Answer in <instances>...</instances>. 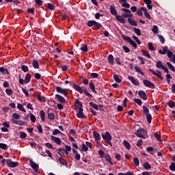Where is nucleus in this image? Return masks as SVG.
I'll use <instances>...</instances> for the list:
<instances>
[{
    "instance_id": "1",
    "label": "nucleus",
    "mask_w": 175,
    "mask_h": 175,
    "mask_svg": "<svg viewBox=\"0 0 175 175\" xmlns=\"http://www.w3.org/2000/svg\"><path fill=\"white\" fill-rule=\"evenodd\" d=\"M94 25H96V26L93 28V29L96 31H98V29L102 28V25H100V23H98L95 21H90L88 22V27H92Z\"/></svg>"
},
{
    "instance_id": "2",
    "label": "nucleus",
    "mask_w": 175,
    "mask_h": 175,
    "mask_svg": "<svg viewBox=\"0 0 175 175\" xmlns=\"http://www.w3.org/2000/svg\"><path fill=\"white\" fill-rule=\"evenodd\" d=\"M146 135V131L142 128H139L136 133V136L137 137H142V139H146V137L144 136Z\"/></svg>"
},
{
    "instance_id": "3",
    "label": "nucleus",
    "mask_w": 175,
    "mask_h": 175,
    "mask_svg": "<svg viewBox=\"0 0 175 175\" xmlns=\"http://www.w3.org/2000/svg\"><path fill=\"white\" fill-rule=\"evenodd\" d=\"M55 90L57 92H58L59 94H62V95H64V96H66V95H68V90L66 89H63L61 87L57 86L55 88Z\"/></svg>"
},
{
    "instance_id": "4",
    "label": "nucleus",
    "mask_w": 175,
    "mask_h": 175,
    "mask_svg": "<svg viewBox=\"0 0 175 175\" xmlns=\"http://www.w3.org/2000/svg\"><path fill=\"white\" fill-rule=\"evenodd\" d=\"M101 136L103 139H105V140H106V142H110L111 140V135L107 131L105 134L102 133Z\"/></svg>"
},
{
    "instance_id": "5",
    "label": "nucleus",
    "mask_w": 175,
    "mask_h": 175,
    "mask_svg": "<svg viewBox=\"0 0 175 175\" xmlns=\"http://www.w3.org/2000/svg\"><path fill=\"white\" fill-rule=\"evenodd\" d=\"M6 164L9 166V167H16L17 165H18V162L12 161L10 159H8L6 161Z\"/></svg>"
},
{
    "instance_id": "6",
    "label": "nucleus",
    "mask_w": 175,
    "mask_h": 175,
    "mask_svg": "<svg viewBox=\"0 0 175 175\" xmlns=\"http://www.w3.org/2000/svg\"><path fill=\"white\" fill-rule=\"evenodd\" d=\"M138 95L142 99H144V100H147V94H146V92L139 90L138 91Z\"/></svg>"
},
{
    "instance_id": "7",
    "label": "nucleus",
    "mask_w": 175,
    "mask_h": 175,
    "mask_svg": "<svg viewBox=\"0 0 175 175\" xmlns=\"http://www.w3.org/2000/svg\"><path fill=\"white\" fill-rule=\"evenodd\" d=\"M30 165L35 172H38V170H39V165L36 164L32 160H30Z\"/></svg>"
},
{
    "instance_id": "8",
    "label": "nucleus",
    "mask_w": 175,
    "mask_h": 175,
    "mask_svg": "<svg viewBox=\"0 0 175 175\" xmlns=\"http://www.w3.org/2000/svg\"><path fill=\"white\" fill-rule=\"evenodd\" d=\"M143 83L146 87H148L149 88H151L152 87H155V85L148 80H144Z\"/></svg>"
},
{
    "instance_id": "9",
    "label": "nucleus",
    "mask_w": 175,
    "mask_h": 175,
    "mask_svg": "<svg viewBox=\"0 0 175 175\" xmlns=\"http://www.w3.org/2000/svg\"><path fill=\"white\" fill-rule=\"evenodd\" d=\"M81 109H83V105L79 101V100H77L75 104V110L79 111V110H81Z\"/></svg>"
},
{
    "instance_id": "10",
    "label": "nucleus",
    "mask_w": 175,
    "mask_h": 175,
    "mask_svg": "<svg viewBox=\"0 0 175 175\" xmlns=\"http://www.w3.org/2000/svg\"><path fill=\"white\" fill-rule=\"evenodd\" d=\"M116 19L117 20V21H119V23H121V24H125V23H126V21H125V19L124 18V16L116 15Z\"/></svg>"
},
{
    "instance_id": "11",
    "label": "nucleus",
    "mask_w": 175,
    "mask_h": 175,
    "mask_svg": "<svg viewBox=\"0 0 175 175\" xmlns=\"http://www.w3.org/2000/svg\"><path fill=\"white\" fill-rule=\"evenodd\" d=\"M55 98H57V100H59L60 103H66V100H65V98L62 97L61 95L56 94Z\"/></svg>"
},
{
    "instance_id": "12",
    "label": "nucleus",
    "mask_w": 175,
    "mask_h": 175,
    "mask_svg": "<svg viewBox=\"0 0 175 175\" xmlns=\"http://www.w3.org/2000/svg\"><path fill=\"white\" fill-rule=\"evenodd\" d=\"M58 154H59V155L64 157V156H65V154H66V155H68L69 152H68V150H66L65 149L60 148V149H59Z\"/></svg>"
},
{
    "instance_id": "13",
    "label": "nucleus",
    "mask_w": 175,
    "mask_h": 175,
    "mask_svg": "<svg viewBox=\"0 0 175 175\" xmlns=\"http://www.w3.org/2000/svg\"><path fill=\"white\" fill-rule=\"evenodd\" d=\"M73 88L75 91H78L80 94H83V88L80 87V85H77L76 84H73Z\"/></svg>"
},
{
    "instance_id": "14",
    "label": "nucleus",
    "mask_w": 175,
    "mask_h": 175,
    "mask_svg": "<svg viewBox=\"0 0 175 175\" xmlns=\"http://www.w3.org/2000/svg\"><path fill=\"white\" fill-rule=\"evenodd\" d=\"M51 140H53V142H55V143H56L57 144H61V139L53 135L51 136Z\"/></svg>"
},
{
    "instance_id": "15",
    "label": "nucleus",
    "mask_w": 175,
    "mask_h": 175,
    "mask_svg": "<svg viewBox=\"0 0 175 175\" xmlns=\"http://www.w3.org/2000/svg\"><path fill=\"white\" fill-rule=\"evenodd\" d=\"M129 80H131V81L134 84V85H139V82L135 79V78L132 76L128 77Z\"/></svg>"
},
{
    "instance_id": "16",
    "label": "nucleus",
    "mask_w": 175,
    "mask_h": 175,
    "mask_svg": "<svg viewBox=\"0 0 175 175\" xmlns=\"http://www.w3.org/2000/svg\"><path fill=\"white\" fill-rule=\"evenodd\" d=\"M153 75H154V76H157V77L160 79V80H163V77H162V73L160 72L159 70H157V72H153Z\"/></svg>"
},
{
    "instance_id": "17",
    "label": "nucleus",
    "mask_w": 175,
    "mask_h": 175,
    "mask_svg": "<svg viewBox=\"0 0 175 175\" xmlns=\"http://www.w3.org/2000/svg\"><path fill=\"white\" fill-rule=\"evenodd\" d=\"M77 118H85V116H84V113H83V109L78 110Z\"/></svg>"
},
{
    "instance_id": "18",
    "label": "nucleus",
    "mask_w": 175,
    "mask_h": 175,
    "mask_svg": "<svg viewBox=\"0 0 175 175\" xmlns=\"http://www.w3.org/2000/svg\"><path fill=\"white\" fill-rule=\"evenodd\" d=\"M167 51H169L167 46H164L163 48V51L161 49L159 51V53L163 55L166 54V53H167Z\"/></svg>"
},
{
    "instance_id": "19",
    "label": "nucleus",
    "mask_w": 175,
    "mask_h": 175,
    "mask_svg": "<svg viewBox=\"0 0 175 175\" xmlns=\"http://www.w3.org/2000/svg\"><path fill=\"white\" fill-rule=\"evenodd\" d=\"M108 62L110 65H114V57H113V55L108 56Z\"/></svg>"
},
{
    "instance_id": "20",
    "label": "nucleus",
    "mask_w": 175,
    "mask_h": 175,
    "mask_svg": "<svg viewBox=\"0 0 175 175\" xmlns=\"http://www.w3.org/2000/svg\"><path fill=\"white\" fill-rule=\"evenodd\" d=\"M128 23L130 24V25H132L133 27H137V23L136 21L132 20L131 18H128Z\"/></svg>"
},
{
    "instance_id": "21",
    "label": "nucleus",
    "mask_w": 175,
    "mask_h": 175,
    "mask_svg": "<svg viewBox=\"0 0 175 175\" xmlns=\"http://www.w3.org/2000/svg\"><path fill=\"white\" fill-rule=\"evenodd\" d=\"M109 9H110L111 14L116 16H117V10H116V8L113 5H111Z\"/></svg>"
},
{
    "instance_id": "22",
    "label": "nucleus",
    "mask_w": 175,
    "mask_h": 175,
    "mask_svg": "<svg viewBox=\"0 0 175 175\" xmlns=\"http://www.w3.org/2000/svg\"><path fill=\"white\" fill-rule=\"evenodd\" d=\"M94 137L96 142H99L100 140V135L99 133H96V131H94L93 133Z\"/></svg>"
},
{
    "instance_id": "23",
    "label": "nucleus",
    "mask_w": 175,
    "mask_h": 175,
    "mask_svg": "<svg viewBox=\"0 0 175 175\" xmlns=\"http://www.w3.org/2000/svg\"><path fill=\"white\" fill-rule=\"evenodd\" d=\"M84 92V94H86L87 96H88V98H92V94H90V92H88V90H87V88H82V92Z\"/></svg>"
},
{
    "instance_id": "24",
    "label": "nucleus",
    "mask_w": 175,
    "mask_h": 175,
    "mask_svg": "<svg viewBox=\"0 0 175 175\" xmlns=\"http://www.w3.org/2000/svg\"><path fill=\"white\" fill-rule=\"evenodd\" d=\"M31 65L33 66L34 69H39V63L37 62V60H33Z\"/></svg>"
},
{
    "instance_id": "25",
    "label": "nucleus",
    "mask_w": 175,
    "mask_h": 175,
    "mask_svg": "<svg viewBox=\"0 0 175 175\" xmlns=\"http://www.w3.org/2000/svg\"><path fill=\"white\" fill-rule=\"evenodd\" d=\"M40 118H41L42 121L43 122H44V119H45V117H46V114L44 113V111L41 110L40 111Z\"/></svg>"
},
{
    "instance_id": "26",
    "label": "nucleus",
    "mask_w": 175,
    "mask_h": 175,
    "mask_svg": "<svg viewBox=\"0 0 175 175\" xmlns=\"http://www.w3.org/2000/svg\"><path fill=\"white\" fill-rule=\"evenodd\" d=\"M133 31H134L135 33H136V35H137V36H142V31H140V29H137L136 27H134Z\"/></svg>"
},
{
    "instance_id": "27",
    "label": "nucleus",
    "mask_w": 175,
    "mask_h": 175,
    "mask_svg": "<svg viewBox=\"0 0 175 175\" xmlns=\"http://www.w3.org/2000/svg\"><path fill=\"white\" fill-rule=\"evenodd\" d=\"M29 81H31V75L27 74V75H26V77L25 78V84H28V83H29Z\"/></svg>"
},
{
    "instance_id": "28",
    "label": "nucleus",
    "mask_w": 175,
    "mask_h": 175,
    "mask_svg": "<svg viewBox=\"0 0 175 175\" xmlns=\"http://www.w3.org/2000/svg\"><path fill=\"white\" fill-rule=\"evenodd\" d=\"M143 166H144V169H146V170L151 169V165H150V163H148V162H145L143 164Z\"/></svg>"
},
{
    "instance_id": "29",
    "label": "nucleus",
    "mask_w": 175,
    "mask_h": 175,
    "mask_svg": "<svg viewBox=\"0 0 175 175\" xmlns=\"http://www.w3.org/2000/svg\"><path fill=\"white\" fill-rule=\"evenodd\" d=\"M143 112H144V114H146V116L147 114H150V110L147 107H146V105L143 106Z\"/></svg>"
},
{
    "instance_id": "30",
    "label": "nucleus",
    "mask_w": 175,
    "mask_h": 175,
    "mask_svg": "<svg viewBox=\"0 0 175 175\" xmlns=\"http://www.w3.org/2000/svg\"><path fill=\"white\" fill-rule=\"evenodd\" d=\"M122 38L123 40H125L126 42H129V43L132 40V38H131V37L126 36L125 35H122Z\"/></svg>"
},
{
    "instance_id": "31",
    "label": "nucleus",
    "mask_w": 175,
    "mask_h": 175,
    "mask_svg": "<svg viewBox=\"0 0 175 175\" xmlns=\"http://www.w3.org/2000/svg\"><path fill=\"white\" fill-rule=\"evenodd\" d=\"M90 90H92V91L93 92H94V94H96V90H95V85H94V83L92 82H91L90 84Z\"/></svg>"
},
{
    "instance_id": "32",
    "label": "nucleus",
    "mask_w": 175,
    "mask_h": 175,
    "mask_svg": "<svg viewBox=\"0 0 175 175\" xmlns=\"http://www.w3.org/2000/svg\"><path fill=\"white\" fill-rule=\"evenodd\" d=\"M124 146H125L127 150H131V144L129 142H128V141L124 140Z\"/></svg>"
},
{
    "instance_id": "33",
    "label": "nucleus",
    "mask_w": 175,
    "mask_h": 175,
    "mask_svg": "<svg viewBox=\"0 0 175 175\" xmlns=\"http://www.w3.org/2000/svg\"><path fill=\"white\" fill-rule=\"evenodd\" d=\"M17 107L18 109V110H20L21 111H24V113H25L27 111H25V109H24V107H23V105L18 103Z\"/></svg>"
},
{
    "instance_id": "34",
    "label": "nucleus",
    "mask_w": 175,
    "mask_h": 175,
    "mask_svg": "<svg viewBox=\"0 0 175 175\" xmlns=\"http://www.w3.org/2000/svg\"><path fill=\"white\" fill-rule=\"evenodd\" d=\"M90 106L93 107L95 110H99V107H98V105L94 103V102H90Z\"/></svg>"
},
{
    "instance_id": "35",
    "label": "nucleus",
    "mask_w": 175,
    "mask_h": 175,
    "mask_svg": "<svg viewBox=\"0 0 175 175\" xmlns=\"http://www.w3.org/2000/svg\"><path fill=\"white\" fill-rule=\"evenodd\" d=\"M113 79L116 83H121V79H120V77H118V75H117L116 74L113 75Z\"/></svg>"
},
{
    "instance_id": "36",
    "label": "nucleus",
    "mask_w": 175,
    "mask_h": 175,
    "mask_svg": "<svg viewBox=\"0 0 175 175\" xmlns=\"http://www.w3.org/2000/svg\"><path fill=\"white\" fill-rule=\"evenodd\" d=\"M146 118H147V121H148V124H151V121L152 120V116H151V114L148 113L146 115Z\"/></svg>"
},
{
    "instance_id": "37",
    "label": "nucleus",
    "mask_w": 175,
    "mask_h": 175,
    "mask_svg": "<svg viewBox=\"0 0 175 175\" xmlns=\"http://www.w3.org/2000/svg\"><path fill=\"white\" fill-rule=\"evenodd\" d=\"M148 47L150 51H154L155 48L152 46V42H148Z\"/></svg>"
},
{
    "instance_id": "38",
    "label": "nucleus",
    "mask_w": 175,
    "mask_h": 175,
    "mask_svg": "<svg viewBox=\"0 0 175 175\" xmlns=\"http://www.w3.org/2000/svg\"><path fill=\"white\" fill-rule=\"evenodd\" d=\"M157 68L159 69H162L163 64H162V62L158 61L156 64Z\"/></svg>"
},
{
    "instance_id": "39",
    "label": "nucleus",
    "mask_w": 175,
    "mask_h": 175,
    "mask_svg": "<svg viewBox=\"0 0 175 175\" xmlns=\"http://www.w3.org/2000/svg\"><path fill=\"white\" fill-rule=\"evenodd\" d=\"M133 163L135 166H139L140 162L139 161V159L137 157H135L133 159Z\"/></svg>"
},
{
    "instance_id": "40",
    "label": "nucleus",
    "mask_w": 175,
    "mask_h": 175,
    "mask_svg": "<svg viewBox=\"0 0 175 175\" xmlns=\"http://www.w3.org/2000/svg\"><path fill=\"white\" fill-rule=\"evenodd\" d=\"M167 65L169 69L172 70V72H175L174 66H173V65H172V64H170V62H167Z\"/></svg>"
},
{
    "instance_id": "41",
    "label": "nucleus",
    "mask_w": 175,
    "mask_h": 175,
    "mask_svg": "<svg viewBox=\"0 0 175 175\" xmlns=\"http://www.w3.org/2000/svg\"><path fill=\"white\" fill-rule=\"evenodd\" d=\"M142 55H144V57H147V58H151V55L148 54L146 51L142 50Z\"/></svg>"
},
{
    "instance_id": "42",
    "label": "nucleus",
    "mask_w": 175,
    "mask_h": 175,
    "mask_svg": "<svg viewBox=\"0 0 175 175\" xmlns=\"http://www.w3.org/2000/svg\"><path fill=\"white\" fill-rule=\"evenodd\" d=\"M154 137H156L157 140H158V142H162V139L161 138V135L157 133H155L154 134Z\"/></svg>"
},
{
    "instance_id": "43",
    "label": "nucleus",
    "mask_w": 175,
    "mask_h": 175,
    "mask_svg": "<svg viewBox=\"0 0 175 175\" xmlns=\"http://www.w3.org/2000/svg\"><path fill=\"white\" fill-rule=\"evenodd\" d=\"M168 106L169 107H170L171 109L173 107H175V103L173 100H170L168 102Z\"/></svg>"
},
{
    "instance_id": "44",
    "label": "nucleus",
    "mask_w": 175,
    "mask_h": 175,
    "mask_svg": "<svg viewBox=\"0 0 175 175\" xmlns=\"http://www.w3.org/2000/svg\"><path fill=\"white\" fill-rule=\"evenodd\" d=\"M123 17H125L126 18H132V17H133V14H126V13H124L123 14Z\"/></svg>"
},
{
    "instance_id": "45",
    "label": "nucleus",
    "mask_w": 175,
    "mask_h": 175,
    "mask_svg": "<svg viewBox=\"0 0 175 175\" xmlns=\"http://www.w3.org/2000/svg\"><path fill=\"white\" fill-rule=\"evenodd\" d=\"M81 50L84 53H87V51H88V47L87 46V44H84L83 46L81 48Z\"/></svg>"
},
{
    "instance_id": "46",
    "label": "nucleus",
    "mask_w": 175,
    "mask_h": 175,
    "mask_svg": "<svg viewBox=\"0 0 175 175\" xmlns=\"http://www.w3.org/2000/svg\"><path fill=\"white\" fill-rule=\"evenodd\" d=\"M59 161L60 163H62V165H64V166H66V165H68V163H66V161H65V159H64L62 158H59Z\"/></svg>"
},
{
    "instance_id": "47",
    "label": "nucleus",
    "mask_w": 175,
    "mask_h": 175,
    "mask_svg": "<svg viewBox=\"0 0 175 175\" xmlns=\"http://www.w3.org/2000/svg\"><path fill=\"white\" fill-rule=\"evenodd\" d=\"M169 168L172 171L175 172V163L172 162L171 165H170Z\"/></svg>"
},
{
    "instance_id": "48",
    "label": "nucleus",
    "mask_w": 175,
    "mask_h": 175,
    "mask_svg": "<svg viewBox=\"0 0 175 175\" xmlns=\"http://www.w3.org/2000/svg\"><path fill=\"white\" fill-rule=\"evenodd\" d=\"M134 102L135 103H137L139 105V106H142V104L143 103L142 102V100H140L139 98H134Z\"/></svg>"
},
{
    "instance_id": "49",
    "label": "nucleus",
    "mask_w": 175,
    "mask_h": 175,
    "mask_svg": "<svg viewBox=\"0 0 175 175\" xmlns=\"http://www.w3.org/2000/svg\"><path fill=\"white\" fill-rule=\"evenodd\" d=\"M46 8H48L49 10H54L55 9L54 5L50 3H47Z\"/></svg>"
},
{
    "instance_id": "50",
    "label": "nucleus",
    "mask_w": 175,
    "mask_h": 175,
    "mask_svg": "<svg viewBox=\"0 0 175 175\" xmlns=\"http://www.w3.org/2000/svg\"><path fill=\"white\" fill-rule=\"evenodd\" d=\"M129 43H130V44H131V46H133V47H134V49H137V44H136V42H135V41L131 40H130Z\"/></svg>"
},
{
    "instance_id": "51",
    "label": "nucleus",
    "mask_w": 175,
    "mask_h": 175,
    "mask_svg": "<svg viewBox=\"0 0 175 175\" xmlns=\"http://www.w3.org/2000/svg\"><path fill=\"white\" fill-rule=\"evenodd\" d=\"M21 69L23 71H24L25 73H27V72H28L29 69H28V66H25V65H23L21 66Z\"/></svg>"
},
{
    "instance_id": "52",
    "label": "nucleus",
    "mask_w": 175,
    "mask_h": 175,
    "mask_svg": "<svg viewBox=\"0 0 175 175\" xmlns=\"http://www.w3.org/2000/svg\"><path fill=\"white\" fill-rule=\"evenodd\" d=\"M167 55L168 58H170V59H172V57H173L174 55H173V52H172L170 50H169L167 52Z\"/></svg>"
},
{
    "instance_id": "53",
    "label": "nucleus",
    "mask_w": 175,
    "mask_h": 175,
    "mask_svg": "<svg viewBox=\"0 0 175 175\" xmlns=\"http://www.w3.org/2000/svg\"><path fill=\"white\" fill-rule=\"evenodd\" d=\"M21 139H25L27 137V133L24 132L19 133Z\"/></svg>"
},
{
    "instance_id": "54",
    "label": "nucleus",
    "mask_w": 175,
    "mask_h": 175,
    "mask_svg": "<svg viewBox=\"0 0 175 175\" xmlns=\"http://www.w3.org/2000/svg\"><path fill=\"white\" fill-rule=\"evenodd\" d=\"M152 31L153 33H158V27L156 25H154L153 28L152 29Z\"/></svg>"
},
{
    "instance_id": "55",
    "label": "nucleus",
    "mask_w": 175,
    "mask_h": 175,
    "mask_svg": "<svg viewBox=\"0 0 175 175\" xmlns=\"http://www.w3.org/2000/svg\"><path fill=\"white\" fill-rule=\"evenodd\" d=\"M30 120H31V122H35L36 121V117H35V116L31 113L30 115Z\"/></svg>"
},
{
    "instance_id": "56",
    "label": "nucleus",
    "mask_w": 175,
    "mask_h": 175,
    "mask_svg": "<svg viewBox=\"0 0 175 175\" xmlns=\"http://www.w3.org/2000/svg\"><path fill=\"white\" fill-rule=\"evenodd\" d=\"M48 118H49V120H54V118H55L54 113H49L48 114Z\"/></svg>"
},
{
    "instance_id": "57",
    "label": "nucleus",
    "mask_w": 175,
    "mask_h": 175,
    "mask_svg": "<svg viewBox=\"0 0 175 175\" xmlns=\"http://www.w3.org/2000/svg\"><path fill=\"white\" fill-rule=\"evenodd\" d=\"M12 116L14 120H20V114L13 113Z\"/></svg>"
},
{
    "instance_id": "58",
    "label": "nucleus",
    "mask_w": 175,
    "mask_h": 175,
    "mask_svg": "<svg viewBox=\"0 0 175 175\" xmlns=\"http://www.w3.org/2000/svg\"><path fill=\"white\" fill-rule=\"evenodd\" d=\"M0 148L2 150H6L8 148V145L0 143Z\"/></svg>"
},
{
    "instance_id": "59",
    "label": "nucleus",
    "mask_w": 175,
    "mask_h": 175,
    "mask_svg": "<svg viewBox=\"0 0 175 175\" xmlns=\"http://www.w3.org/2000/svg\"><path fill=\"white\" fill-rule=\"evenodd\" d=\"M0 72L1 73H9V71L8 70V69H5L3 67H0Z\"/></svg>"
},
{
    "instance_id": "60",
    "label": "nucleus",
    "mask_w": 175,
    "mask_h": 175,
    "mask_svg": "<svg viewBox=\"0 0 175 175\" xmlns=\"http://www.w3.org/2000/svg\"><path fill=\"white\" fill-rule=\"evenodd\" d=\"M158 38L161 42V43H165V38H163V36L158 35Z\"/></svg>"
},
{
    "instance_id": "61",
    "label": "nucleus",
    "mask_w": 175,
    "mask_h": 175,
    "mask_svg": "<svg viewBox=\"0 0 175 175\" xmlns=\"http://www.w3.org/2000/svg\"><path fill=\"white\" fill-rule=\"evenodd\" d=\"M5 92H6L7 94L10 96L13 94V90H12V89H6Z\"/></svg>"
},
{
    "instance_id": "62",
    "label": "nucleus",
    "mask_w": 175,
    "mask_h": 175,
    "mask_svg": "<svg viewBox=\"0 0 175 175\" xmlns=\"http://www.w3.org/2000/svg\"><path fill=\"white\" fill-rule=\"evenodd\" d=\"M82 151H88V146L85 144H82Z\"/></svg>"
},
{
    "instance_id": "63",
    "label": "nucleus",
    "mask_w": 175,
    "mask_h": 175,
    "mask_svg": "<svg viewBox=\"0 0 175 175\" xmlns=\"http://www.w3.org/2000/svg\"><path fill=\"white\" fill-rule=\"evenodd\" d=\"M27 13H31L32 14H33V13H35V9L33 8H28Z\"/></svg>"
},
{
    "instance_id": "64",
    "label": "nucleus",
    "mask_w": 175,
    "mask_h": 175,
    "mask_svg": "<svg viewBox=\"0 0 175 175\" xmlns=\"http://www.w3.org/2000/svg\"><path fill=\"white\" fill-rule=\"evenodd\" d=\"M36 5H38V6H42L43 5V1L42 0H36Z\"/></svg>"
}]
</instances>
